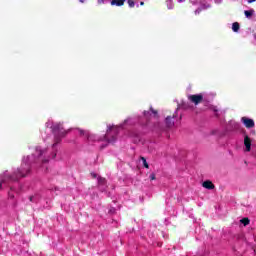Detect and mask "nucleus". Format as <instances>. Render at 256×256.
Listing matches in <instances>:
<instances>
[{
  "instance_id": "1",
  "label": "nucleus",
  "mask_w": 256,
  "mask_h": 256,
  "mask_svg": "<svg viewBox=\"0 0 256 256\" xmlns=\"http://www.w3.org/2000/svg\"><path fill=\"white\" fill-rule=\"evenodd\" d=\"M33 163V157L27 156L26 158H23L21 167L18 168L16 172V177H9L7 173L4 174V178H2V181H7V179H12V181H15V179H19L21 177H25L27 173H29V166Z\"/></svg>"
},
{
  "instance_id": "2",
  "label": "nucleus",
  "mask_w": 256,
  "mask_h": 256,
  "mask_svg": "<svg viewBox=\"0 0 256 256\" xmlns=\"http://www.w3.org/2000/svg\"><path fill=\"white\" fill-rule=\"evenodd\" d=\"M115 133H117V126H109L107 133L105 135V141H108V143H113V141H115V138H112V135H114Z\"/></svg>"
},
{
  "instance_id": "3",
  "label": "nucleus",
  "mask_w": 256,
  "mask_h": 256,
  "mask_svg": "<svg viewBox=\"0 0 256 256\" xmlns=\"http://www.w3.org/2000/svg\"><path fill=\"white\" fill-rule=\"evenodd\" d=\"M241 121L247 129H251V128L255 127V121H253V119H251V118L242 117Z\"/></svg>"
},
{
  "instance_id": "4",
  "label": "nucleus",
  "mask_w": 256,
  "mask_h": 256,
  "mask_svg": "<svg viewBox=\"0 0 256 256\" xmlns=\"http://www.w3.org/2000/svg\"><path fill=\"white\" fill-rule=\"evenodd\" d=\"M188 99L195 105H199V103H201V101H203V95H201V94L190 95V96H188Z\"/></svg>"
},
{
  "instance_id": "5",
  "label": "nucleus",
  "mask_w": 256,
  "mask_h": 256,
  "mask_svg": "<svg viewBox=\"0 0 256 256\" xmlns=\"http://www.w3.org/2000/svg\"><path fill=\"white\" fill-rule=\"evenodd\" d=\"M244 147L245 153H249L251 151V138L248 135L244 136Z\"/></svg>"
},
{
  "instance_id": "6",
  "label": "nucleus",
  "mask_w": 256,
  "mask_h": 256,
  "mask_svg": "<svg viewBox=\"0 0 256 256\" xmlns=\"http://www.w3.org/2000/svg\"><path fill=\"white\" fill-rule=\"evenodd\" d=\"M202 187H204V189L213 190L215 189V184L209 180H206L202 183Z\"/></svg>"
},
{
  "instance_id": "7",
  "label": "nucleus",
  "mask_w": 256,
  "mask_h": 256,
  "mask_svg": "<svg viewBox=\"0 0 256 256\" xmlns=\"http://www.w3.org/2000/svg\"><path fill=\"white\" fill-rule=\"evenodd\" d=\"M125 0H112L111 5H116V7H121L124 5Z\"/></svg>"
},
{
  "instance_id": "8",
  "label": "nucleus",
  "mask_w": 256,
  "mask_h": 256,
  "mask_svg": "<svg viewBox=\"0 0 256 256\" xmlns=\"http://www.w3.org/2000/svg\"><path fill=\"white\" fill-rule=\"evenodd\" d=\"M80 135H83L84 137H87V139H90L93 141V135H89V132L84 130H79Z\"/></svg>"
},
{
  "instance_id": "9",
  "label": "nucleus",
  "mask_w": 256,
  "mask_h": 256,
  "mask_svg": "<svg viewBox=\"0 0 256 256\" xmlns=\"http://www.w3.org/2000/svg\"><path fill=\"white\" fill-rule=\"evenodd\" d=\"M166 125L167 127H173V125H175V122H173V118L171 116L166 118Z\"/></svg>"
},
{
  "instance_id": "10",
  "label": "nucleus",
  "mask_w": 256,
  "mask_h": 256,
  "mask_svg": "<svg viewBox=\"0 0 256 256\" xmlns=\"http://www.w3.org/2000/svg\"><path fill=\"white\" fill-rule=\"evenodd\" d=\"M253 13H255V10H246L244 12V15H245V17H247L249 19V18L253 17Z\"/></svg>"
},
{
  "instance_id": "11",
  "label": "nucleus",
  "mask_w": 256,
  "mask_h": 256,
  "mask_svg": "<svg viewBox=\"0 0 256 256\" xmlns=\"http://www.w3.org/2000/svg\"><path fill=\"white\" fill-rule=\"evenodd\" d=\"M232 30L237 33L239 31V23L235 22L232 24Z\"/></svg>"
},
{
  "instance_id": "12",
  "label": "nucleus",
  "mask_w": 256,
  "mask_h": 256,
  "mask_svg": "<svg viewBox=\"0 0 256 256\" xmlns=\"http://www.w3.org/2000/svg\"><path fill=\"white\" fill-rule=\"evenodd\" d=\"M240 223H242L244 226H247V224L249 223V219L248 218H243L240 220Z\"/></svg>"
},
{
  "instance_id": "13",
  "label": "nucleus",
  "mask_w": 256,
  "mask_h": 256,
  "mask_svg": "<svg viewBox=\"0 0 256 256\" xmlns=\"http://www.w3.org/2000/svg\"><path fill=\"white\" fill-rule=\"evenodd\" d=\"M98 183H99L100 185H105V183H106L105 178L99 177V178H98Z\"/></svg>"
},
{
  "instance_id": "14",
  "label": "nucleus",
  "mask_w": 256,
  "mask_h": 256,
  "mask_svg": "<svg viewBox=\"0 0 256 256\" xmlns=\"http://www.w3.org/2000/svg\"><path fill=\"white\" fill-rule=\"evenodd\" d=\"M167 7H168V9H173V1L168 0L167 1Z\"/></svg>"
},
{
  "instance_id": "15",
  "label": "nucleus",
  "mask_w": 256,
  "mask_h": 256,
  "mask_svg": "<svg viewBox=\"0 0 256 256\" xmlns=\"http://www.w3.org/2000/svg\"><path fill=\"white\" fill-rule=\"evenodd\" d=\"M143 165L146 169H149V164L147 163V160L145 158H142Z\"/></svg>"
},
{
  "instance_id": "16",
  "label": "nucleus",
  "mask_w": 256,
  "mask_h": 256,
  "mask_svg": "<svg viewBox=\"0 0 256 256\" xmlns=\"http://www.w3.org/2000/svg\"><path fill=\"white\" fill-rule=\"evenodd\" d=\"M36 153L38 156L43 155V150H41L39 147L36 148Z\"/></svg>"
},
{
  "instance_id": "17",
  "label": "nucleus",
  "mask_w": 256,
  "mask_h": 256,
  "mask_svg": "<svg viewBox=\"0 0 256 256\" xmlns=\"http://www.w3.org/2000/svg\"><path fill=\"white\" fill-rule=\"evenodd\" d=\"M129 7H135V2L133 0H128Z\"/></svg>"
},
{
  "instance_id": "18",
  "label": "nucleus",
  "mask_w": 256,
  "mask_h": 256,
  "mask_svg": "<svg viewBox=\"0 0 256 256\" xmlns=\"http://www.w3.org/2000/svg\"><path fill=\"white\" fill-rule=\"evenodd\" d=\"M150 179H151V181H155V174H151Z\"/></svg>"
},
{
  "instance_id": "19",
  "label": "nucleus",
  "mask_w": 256,
  "mask_h": 256,
  "mask_svg": "<svg viewBox=\"0 0 256 256\" xmlns=\"http://www.w3.org/2000/svg\"><path fill=\"white\" fill-rule=\"evenodd\" d=\"M150 111H152L153 115H157V111L153 110V108H150Z\"/></svg>"
},
{
  "instance_id": "20",
  "label": "nucleus",
  "mask_w": 256,
  "mask_h": 256,
  "mask_svg": "<svg viewBox=\"0 0 256 256\" xmlns=\"http://www.w3.org/2000/svg\"><path fill=\"white\" fill-rule=\"evenodd\" d=\"M56 129H58V131H62L61 125H58Z\"/></svg>"
},
{
  "instance_id": "21",
  "label": "nucleus",
  "mask_w": 256,
  "mask_h": 256,
  "mask_svg": "<svg viewBox=\"0 0 256 256\" xmlns=\"http://www.w3.org/2000/svg\"><path fill=\"white\" fill-rule=\"evenodd\" d=\"M256 0H248V3H255Z\"/></svg>"
},
{
  "instance_id": "22",
  "label": "nucleus",
  "mask_w": 256,
  "mask_h": 256,
  "mask_svg": "<svg viewBox=\"0 0 256 256\" xmlns=\"http://www.w3.org/2000/svg\"><path fill=\"white\" fill-rule=\"evenodd\" d=\"M105 0H98V3L101 5Z\"/></svg>"
},
{
  "instance_id": "23",
  "label": "nucleus",
  "mask_w": 256,
  "mask_h": 256,
  "mask_svg": "<svg viewBox=\"0 0 256 256\" xmlns=\"http://www.w3.org/2000/svg\"><path fill=\"white\" fill-rule=\"evenodd\" d=\"M91 175H92V177H97V174H95V173H92Z\"/></svg>"
},
{
  "instance_id": "24",
  "label": "nucleus",
  "mask_w": 256,
  "mask_h": 256,
  "mask_svg": "<svg viewBox=\"0 0 256 256\" xmlns=\"http://www.w3.org/2000/svg\"><path fill=\"white\" fill-rule=\"evenodd\" d=\"M80 3H85V0H80Z\"/></svg>"
},
{
  "instance_id": "25",
  "label": "nucleus",
  "mask_w": 256,
  "mask_h": 256,
  "mask_svg": "<svg viewBox=\"0 0 256 256\" xmlns=\"http://www.w3.org/2000/svg\"><path fill=\"white\" fill-rule=\"evenodd\" d=\"M145 3L144 2H141L140 5H144Z\"/></svg>"
},
{
  "instance_id": "26",
  "label": "nucleus",
  "mask_w": 256,
  "mask_h": 256,
  "mask_svg": "<svg viewBox=\"0 0 256 256\" xmlns=\"http://www.w3.org/2000/svg\"><path fill=\"white\" fill-rule=\"evenodd\" d=\"M252 134L255 135V131H252Z\"/></svg>"
},
{
  "instance_id": "27",
  "label": "nucleus",
  "mask_w": 256,
  "mask_h": 256,
  "mask_svg": "<svg viewBox=\"0 0 256 256\" xmlns=\"http://www.w3.org/2000/svg\"><path fill=\"white\" fill-rule=\"evenodd\" d=\"M180 3L183 1V0H178Z\"/></svg>"
},
{
  "instance_id": "28",
  "label": "nucleus",
  "mask_w": 256,
  "mask_h": 256,
  "mask_svg": "<svg viewBox=\"0 0 256 256\" xmlns=\"http://www.w3.org/2000/svg\"><path fill=\"white\" fill-rule=\"evenodd\" d=\"M144 115H147V112H144Z\"/></svg>"
},
{
  "instance_id": "29",
  "label": "nucleus",
  "mask_w": 256,
  "mask_h": 256,
  "mask_svg": "<svg viewBox=\"0 0 256 256\" xmlns=\"http://www.w3.org/2000/svg\"><path fill=\"white\" fill-rule=\"evenodd\" d=\"M0 189H1V184H0Z\"/></svg>"
}]
</instances>
